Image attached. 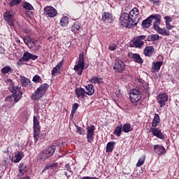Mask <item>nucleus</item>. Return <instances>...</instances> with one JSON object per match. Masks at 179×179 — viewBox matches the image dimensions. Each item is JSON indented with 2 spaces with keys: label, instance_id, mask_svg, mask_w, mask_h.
Masks as SVG:
<instances>
[{
  "label": "nucleus",
  "instance_id": "1",
  "mask_svg": "<svg viewBox=\"0 0 179 179\" xmlns=\"http://www.w3.org/2000/svg\"><path fill=\"white\" fill-rule=\"evenodd\" d=\"M139 10L136 8H134L129 13H123L120 17V23L123 27L131 29L139 23Z\"/></svg>",
  "mask_w": 179,
  "mask_h": 179
},
{
  "label": "nucleus",
  "instance_id": "2",
  "mask_svg": "<svg viewBox=\"0 0 179 179\" xmlns=\"http://www.w3.org/2000/svg\"><path fill=\"white\" fill-rule=\"evenodd\" d=\"M8 90L10 93H13L12 95L8 96L5 99V101H13L14 99V103H17L22 99L23 93L20 91V87L19 86L15 87L13 83H11L8 87Z\"/></svg>",
  "mask_w": 179,
  "mask_h": 179
},
{
  "label": "nucleus",
  "instance_id": "3",
  "mask_svg": "<svg viewBox=\"0 0 179 179\" xmlns=\"http://www.w3.org/2000/svg\"><path fill=\"white\" fill-rule=\"evenodd\" d=\"M162 15L159 14L151 15L147 19L143 20L142 22V27L143 29H149L152 26V22L154 20H157L158 23L162 22Z\"/></svg>",
  "mask_w": 179,
  "mask_h": 179
},
{
  "label": "nucleus",
  "instance_id": "4",
  "mask_svg": "<svg viewBox=\"0 0 179 179\" xmlns=\"http://www.w3.org/2000/svg\"><path fill=\"white\" fill-rule=\"evenodd\" d=\"M57 149V146L51 145L47 150H45L39 153V159L43 162L47 160V159H50L52 155L55 152V150Z\"/></svg>",
  "mask_w": 179,
  "mask_h": 179
},
{
  "label": "nucleus",
  "instance_id": "5",
  "mask_svg": "<svg viewBox=\"0 0 179 179\" xmlns=\"http://www.w3.org/2000/svg\"><path fill=\"white\" fill-rule=\"evenodd\" d=\"M83 69H85V57L83 53L80 54L77 65L74 66V71L77 73V75L80 76L83 73Z\"/></svg>",
  "mask_w": 179,
  "mask_h": 179
},
{
  "label": "nucleus",
  "instance_id": "6",
  "mask_svg": "<svg viewBox=\"0 0 179 179\" xmlns=\"http://www.w3.org/2000/svg\"><path fill=\"white\" fill-rule=\"evenodd\" d=\"M129 99L132 104H136L142 99V92L139 90L132 89L129 92Z\"/></svg>",
  "mask_w": 179,
  "mask_h": 179
},
{
  "label": "nucleus",
  "instance_id": "7",
  "mask_svg": "<svg viewBox=\"0 0 179 179\" xmlns=\"http://www.w3.org/2000/svg\"><path fill=\"white\" fill-rule=\"evenodd\" d=\"M40 135V122L36 116H34V138L35 142L38 141Z\"/></svg>",
  "mask_w": 179,
  "mask_h": 179
},
{
  "label": "nucleus",
  "instance_id": "8",
  "mask_svg": "<svg viewBox=\"0 0 179 179\" xmlns=\"http://www.w3.org/2000/svg\"><path fill=\"white\" fill-rule=\"evenodd\" d=\"M3 19L6 22L8 26L10 27H15V19L13 18V13L10 11H6L3 14Z\"/></svg>",
  "mask_w": 179,
  "mask_h": 179
},
{
  "label": "nucleus",
  "instance_id": "9",
  "mask_svg": "<svg viewBox=\"0 0 179 179\" xmlns=\"http://www.w3.org/2000/svg\"><path fill=\"white\" fill-rule=\"evenodd\" d=\"M125 69V63L122 60H115L113 64V71L117 73H122Z\"/></svg>",
  "mask_w": 179,
  "mask_h": 179
},
{
  "label": "nucleus",
  "instance_id": "10",
  "mask_svg": "<svg viewBox=\"0 0 179 179\" xmlns=\"http://www.w3.org/2000/svg\"><path fill=\"white\" fill-rule=\"evenodd\" d=\"M157 100L160 107H164L166 103L169 101V96L166 93H161L157 96Z\"/></svg>",
  "mask_w": 179,
  "mask_h": 179
},
{
  "label": "nucleus",
  "instance_id": "11",
  "mask_svg": "<svg viewBox=\"0 0 179 179\" xmlns=\"http://www.w3.org/2000/svg\"><path fill=\"white\" fill-rule=\"evenodd\" d=\"M57 11L51 6H48L44 8V14L49 17H55L57 15Z\"/></svg>",
  "mask_w": 179,
  "mask_h": 179
},
{
  "label": "nucleus",
  "instance_id": "12",
  "mask_svg": "<svg viewBox=\"0 0 179 179\" xmlns=\"http://www.w3.org/2000/svg\"><path fill=\"white\" fill-rule=\"evenodd\" d=\"M87 142L92 143L93 142V136H94V131L96 130V127L94 125H90L87 127Z\"/></svg>",
  "mask_w": 179,
  "mask_h": 179
},
{
  "label": "nucleus",
  "instance_id": "13",
  "mask_svg": "<svg viewBox=\"0 0 179 179\" xmlns=\"http://www.w3.org/2000/svg\"><path fill=\"white\" fill-rule=\"evenodd\" d=\"M127 56L129 58H131V59H133V61L137 64H143V60H142V57H141L139 54L129 52Z\"/></svg>",
  "mask_w": 179,
  "mask_h": 179
},
{
  "label": "nucleus",
  "instance_id": "14",
  "mask_svg": "<svg viewBox=\"0 0 179 179\" xmlns=\"http://www.w3.org/2000/svg\"><path fill=\"white\" fill-rule=\"evenodd\" d=\"M38 58V56H36L29 52H26L23 54L22 59L25 61V62H27V61H30V59H32L33 61H36Z\"/></svg>",
  "mask_w": 179,
  "mask_h": 179
},
{
  "label": "nucleus",
  "instance_id": "15",
  "mask_svg": "<svg viewBox=\"0 0 179 179\" xmlns=\"http://www.w3.org/2000/svg\"><path fill=\"white\" fill-rule=\"evenodd\" d=\"M44 96V94H43L38 88L34 91V92L31 95V100H34V101H37L40 100Z\"/></svg>",
  "mask_w": 179,
  "mask_h": 179
},
{
  "label": "nucleus",
  "instance_id": "16",
  "mask_svg": "<svg viewBox=\"0 0 179 179\" xmlns=\"http://www.w3.org/2000/svg\"><path fill=\"white\" fill-rule=\"evenodd\" d=\"M152 134L154 136L159 138V139H164V135L162 133V130L159 128H151Z\"/></svg>",
  "mask_w": 179,
  "mask_h": 179
},
{
  "label": "nucleus",
  "instance_id": "17",
  "mask_svg": "<svg viewBox=\"0 0 179 179\" xmlns=\"http://www.w3.org/2000/svg\"><path fill=\"white\" fill-rule=\"evenodd\" d=\"M154 152L157 153V155H164L166 153V148L163 145H154Z\"/></svg>",
  "mask_w": 179,
  "mask_h": 179
},
{
  "label": "nucleus",
  "instance_id": "18",
  "mask_svg": "<svg viewBox=\"0 0 179 179\" xmlns=\"http://www.w3.org/2000/svg\"><path fill=\"white\" fill-rule=\"evenodd\" d=\"M64 65V62L61 61L52 70V76H56L58 73H61V68Z\"/></svg>",
  "mask_w": 179,
  "mask_h": 179
},
{
  "label": "nucleus",
  "instance_id": "19",
  "mask_svg": "<svg viewBox=\"0 0 179 179\" xmlns=\"http://www.w3.org/2000/svg\"><path fill=\"white\" fill-rule=\"evenodd\" d=\"M75 93L78 99H83L86 95V91H85V89L82 87L76 88Z\"/></svg>",
  "mask_w": 179,
  "mask_h": 179
},
{
  "label": "nucleus",
  "instance_id": "20",
  "mask_svg": "<svg viewBox=\"0 0 179 179\" xmlns=\"http://www.w3.org/2000/svg\"><path fill=\"white\" fill-rule=\"evenodd\" d=\"M18 171L20 173L19 176L22 177L29 171V167L24 166V164H20L18 166Z\"/></svg>",
  "mask_w": 179,
  "mask_h": 179
},
{
  "label": "nucleus",
  "instance_id": "21",
  "mask_svg": "<svg viewBox=\"0 0 179 179\" xmlns=\"http://www.w3.org/2000/svg\"><path fill=\"white\" fill-rule=\"evenodd\" d=\"M155 48H153V46H147L144 49L143 54L145 55V57H152Z\"/></svg>",
  "mask_w": 179,
  "mask_h": 179
},
{
  "label": "nucleus",
  "instance_id": "22",
  "mask_svg": "<svg viewBox=\"0 0 179 179\" xmlns=\"http://www.w3.org/2000/svg\"><path fill=\"white\" fill-rule=\"evenodd\" d=\"M143 44H144L143 41H140L137 38H134L133 40V44H131L130 47H136V48H141Z\"/></svg>",
  "mask_w": 179,
  "mask_h": 179
},
{
  "label": "nucleus",
  "instance_id": "23",
  "mask_svg": "<svg viewBox=\"0 0 179 179\" xmlns=\"http://www.w3.org/2000/svg\"><path fill=\"white\" fill-rule=\"evenodd\" d=\"M20 82L24 87H26L27 86H30L31 82H30V80L29 78H27L24 76H20Z\"/></svg>",
  "mask_w": 179,
  "mask_h": 179
},
{
  "label": "nucleus",
  "instance_id": "24",
  "mask_svg": "<svg viewBox=\"0 0 179 179\" xmlns=\"http://www.w3.org/2000/svg\"><path fill=\"white\" fill-rule=\"evenodd\" d=\"M160 124V116H159V114L155 113L154 116V119L152 122V127L153 128H156V127H159Z\"/></svg>",
  "mask_w": 179,
  "mask_h": 179
},
{
  "label": "nucleus",
  "instance_id": "25",
  "mask_svg": "<svg viewBox=\"0 0 179 179\" xmlns=\"http://www.w3.org/2000/svg\"><path fill=\"white\" fill-rule=\"evenodd\" d=\"M85 89L87 92H85L86 94L88 96H93L94 94V86L92 84H88L86 87Z\"/></svg>",
  "mask_w": 179,
  "mask_h": 179
},
{
  "label": "nucleus",
  "instance_id": "26",
  "mask_svg": "<svg viewBox=\"0 0 179 179\" xmlns=\"http://www.w3.org/2000/svg\"><path fill=\"white\" fill-rule=\"evenodd\" d=\"M102 20L103 22H108V23H111L113 19H111V14L110 13H103L102 14Z\"/></svg>",
  "mask_w": 179,
  "mask_h": 179
},
{
  "label": "nucleus",
  "instance_id": "27",
  "mask_svg": "<svg viewBox=\"0 0 179 179\" xmlns=\"http://www.w3.org/2000/svg\"><path fill=\"white\" fill-rule=\"evenodd\" d=\"M162 65H163V62H154L152 63L154 72H159L160 71V68H162Z\"/></svg>",
  "mask_w": 179,
  "mask_h": 179
},
{
  "label": "nucleus",
  "instance_id": "28",
  "mask_svg": "<svg viewBox=\"0 0 179 179\" xmlns=\"http://www.w3.org/2000/svg\"><path fill=\"white\" fill-rule=\"evenodd\" d=\"M115 146V142L110 141L106 145V153H111V152L114 150Z\"/></svg>",
  "mask_w": 179,
  "mask_h": 179
},
{
  "label": "nucleus",
  "instance_id": "29",
  "mask_svg": "<svg viewBox=\"0 0 179 179\" xmlns=\"http://www.w3.org/2000/svg\"><path fill=\"white\" fill-rule=\"evenodd\" d=\"M50 87V85L47 83H43L41 85L40 87H38L37 89L39 90L43 94H45V92L48 90V88Z\"/></svg>",
  "mask_w": 179,
  "mask_h": 179
},
{
  "label": "nucleus",
  "instance_id": "30",
  "mask_svg": "<svg viewBox=\"0 0 179 179\" xmlns=\"http://www.w3.org/2000/svg\"><path fill=\"white\" fill-rule=\"evenodd\" d=\"M122 129L123 132L128 134V132H131V131H132V127H131V124L125 123L123 127H122Z\"/></svg>",
  "mask_w": 179,
  "mask_h": 179
},
{
  "label": "nucleus",
  "instance_id": "31",
  "mask_svg": "<svg viewBox=\"0 0 179 179\" xmlns=\"http://www.w3.org/2000/svg\"><path fill=\"white\" fill-rule=\"evenodd\" d=\"M69 23V18H68V17L65 16L61 18L60 24L62 27H66Z\"/></svg>",
  "mask_w": 179,
  "mask_h": 179
},
{
  "label": "nucleus",
  "instance_id": "32",
  "mask_svg": "<svg viewBox=\"0 0 179 179\" xmlns=\"http://www.w3.org/2000/svg\"><path fill=\"white\" fill-rule=\"evenodd\" d=\"M159 39L160 36L158 34H152L147 37L148 41H158Z\"/></svg>",
  "mask_w": 179,
  "mask_h": 179
},
{
  "label": "nucleus",
  "instance_id": "33",
  "mask_svg": "<svg viewBox=\"0 0 179 179\" xmlns=\"http://www.w3.org/2000/svg\"><path fill=\"white\" fill-rule=\"evenodd\" d=\"M79 29H80V22H76L71 27V31H73L74 33H78V31H79Z\"/></svg>",
  "mask_w": 179,
  "mask_h": 179
},
{
  "label": "nucleus",
  "instance_id": "34",
  "mask_svg": "<svg viewBox=\"0 0 179 179\" xmlns=\"http://www.w3.org/2000/svg\"><path fill=\"white\" fill-rule=\"evenodd\" d=\"M90 83H93L94 85L99 84V83H103V78L94 76L90 80Z\"/></svg>",
  "mask_w": 179,
  "mask_h": 179
},
{
  "label": "nucleus",
  "instance_id": "35",
  "mask_svg": "<svg viewBox=\"0 0 179 179\" xmlns=\"http://www.w3.org/2000/svg\"><path fill=\"white\" fill-rule=\"evenodd\" d=\"M122 132V126H117L113 131V134L116 136H121Z\"/></svg>",
  "mask_w": 179,
  "mask_h": 179
},
{
  "label": "nucleus",
  "instance_id": "36",
  "mask_svg": "<svg viewBox=\"0 0 179 179\" xmlns=\"http://www.w3.org/2000/svg\"><path fill=\"white\" fill-rule=\"evenodd\" d=\"M23 156V152H18L17 154H15V159L13 160L14 163H19L20 160H22Z\"/></svg>",
  "mask_w": 179,
  "mask_h": 179
},
{
  "label": "nucleus",
  "instance_id": "37",
  "mask_svg": "<svg viewBox=\"0 0 179 179\" xmlns=\"http://www.w3.org/2000/svg\"><path fill=\"white\" fill-rule=\"evenodd\" d=\"M58 167V164L57 162H55L51 164H47L46 166L45 167V170H55Z\"/></svg>",
  "mask_w": 179,
  "mask_h": 179
},
{
  "label": "nucleus",
  "instance_id": "38",
  "mask_svg": "<svg viewBox=\"0 0 179 179\" xmlns=\"http://www.w3.org/2000/svg\"><path fill=\"white\" fill-rule=\"evenodd\" d=\"M157 31L162 36H170V31H167L166 29L159 28Z\"/></svg>",
  "mask_w": 179,
  "mask_h": 179
},
{
  "label": "nucleus",
  "instance_id": "39",
  "mask_svg": "<svg viewBox=\"0 0 179 179\" xmlns=\"http://www.w3.org/2000/svg\"><path fill=\"white\" fill-rule=\"evenodd\" d=\"M12 71V68L9 66H6L3 68L1 69V73H3V75H6V73H9Z\"/></svg>",
  "mask_w": 179,
  "mask_h": 179
},
{
  "label": "nucleus",
  "instance_id": "40",
  "mask_svg": "<svg viewBox=\"0 0 179 179\" xmlns=\"http://www.w3.org/2000/svg\"><path fill=\"white\" fill-rule=\"evenodd\" d=\"M145 159H146V157L145 156L139 158L138 162L136 164V167H141V166H143V163H145Z\"/></svg>",
  "mask_w": 179,
  "mask_h": 179
},
{
  "label": "nucleus",
  "instance_id": "41",
  "mask_svg": "<svg viewBox=\"0 0 179 179\" xmlns=\"http://www.w3.org/2000/svg\"><path fill=\"white\" fill-rule=\"evenodd\" d=\"M23 8L24 9H27V10H33V9H34L33 6H31V4L27 2L24 3Z\"/></svg>",
  "mask_w": 179,
  "mask_h": 179
},
{
  "label": "nucleus",
  "instance_id": "42",
  "mask_svg": "<svg viewBox=\"0 0 179 179\" xmlns=\"http://www.w3.org/2000/svg\"><path fill=\"white\" fill-rule=\"evenodd\" d=\"M23 41H24V43H25V44L28 47L29 44H30L31 43V38H30V36H25L23 38Z\"/></svg>",
  "mask_w": 179,
  "mask_h": 179
},
{
  "label": "nucleus",
  "instance_id": "43",
  "mask_svg": "<svg viewBox=\"0 0 179 179\" xmlns=\"http://www.w3.org/2000/svg\"><path fill=\"white\" fill-rule=\"evenodd\" d=\"M29 48L30 50L34 48V47H37V41H31L29 44H28Z\"/></svg>",
  "mask_w": 179,
  "mask_h": 179
},
{
  "label": "nucleus",
  "instance_id": "44",
  "mask_svg": "<svg viewBox=\"0 0 179 179\" xmlns=\"http://www.w3.org/2000/svg\"><path fill=\"white\" fill-rule=\"evenodd\" d=\"M33 82H34V83H40V82H41L42 79L41 77H40L38 75H36L33 79H32Z\"/></svg>",
  "mask_w": 179,
  "mask_h": 179
},
{
  "label": "nucleus",
  "instance_id": "45",
  "mask_svg": "<svg viewBox=\"0 0 179 179\" xmlns=\"http://www.w3.org/2000/svg\"><path fill=\"white\" fill-rule=\"evenodd\" d=\"M22 2V0H13L10 2V6H16Z\"/></svg>",
  "mask_w": 179,
  "mask_h": 179
},
{
  "label": "nucleus",
  "instance_id": "46",
  "mask_svg": "<svg viewBox=\"0 0 179 179\" xmlns=\"http://www.w3.org/2000/svg\"><path fill=\"white\" fill-rule=\"evenodd\" d=\"M76 128L77 129V132L80 134V135H85V130L82 129V127L76 124Z\"/></svg>",
  "mask_w": 179,
  "mask_h": 179
},
{
  "label": "nucleus",
  "instance_id": "47",
  "mask_svg": "<svg viewBox=\"0 0 179 179\" xmlns=\"http://www.w3.org/2000/svg\"><path fill=\"white\" fill-rule=\"evenodd\" d=\"M155 20V22H154V24H153L154 29L155 30H156V31H157L160 29V27L159 26V24H160V22H157V20Z\"/></svg>",
  "mask_w": 179,
  "mask_h": 179
},
{
  "label": "nucleus",
  "instance_id": "48",
  "mask_svg": "<svg viewBox=\"0 0 179 179\" xmlns=\"http://www.w3.org/2000/svg\"><path fill=\"white\" fill-rule=\"evenodd\" d=\"M79 107V104L78 103H74L72 106V109L71 111H73V114H75V113H76V110H78Z\"/></svg>",
  "mask_w": 179,
  "mask_h": 179
},
{
  "label": "nucleus",
  "instance_id": "49",
  "mask_svg": "<svg viewBox=\"0 0 179 179\" xmlns=\"http://www.w3.org/2000/svg\"><path fill=\"white\" fill-rule=\"evenodd\" d=\"M115 48H117V45L114 43L110 44L108 47L110 51H115Z\"/></svg>",
  "mask_w": 179,
  "mask_h": 179
},
{
  "label": "nucleus",
  "instance_id": "50",
  "mask_svg": "<svg viewBox=\"0 0 179 179\" xmlns=\"http://www.w3.org/2000/svg\"><path fill=\"white\" fill-rule=\"evenodd\" d=\"M164 20H166L165 21V23L166 24H168V23H170V22H171V17H169V16H165L164 17Z\"/></svg>",
  "mask_w": 179,
  "mask_h": 179
},
{
  "label": "nucleus",
  "instance_id": "51",
  "mask_svg": "<svg viewBox=\"0 0 179 179\" xmlns=\"http://www.w3.org/2000/svg\"><path fill=\"white\" fill-rule=\"evenodd\" d=\"M24 59H23V57H22V59H20L17 62V65L18 66H22V65H23V64H24Z\"/></svg>",
  "mask_w": 179,
  "mask_h": 179
},
{
  "label": "nucleus",
  "instance_id": "52",
  "mask_svg": "<svg viewBox=\"0 0 179 179\" xmlns=\"http://www.w3.org/2000/svg\"><path fill=\"white\" fill-rule=\"evenodd\" d=\"M174 27V26L170 24V23L166 24V28L167 29V30H171V29H173Z\"/></svg>",
  "mask_w": 179,
  "mask_h": 179
},
{
  "label": "nucleus",
  "instance_id": "53",
  "mask_svg": "<svg viewBox=\"0 0 179 179\" xmlns=\"http://www.w3.org/2000/svg\"><path fill=\"white\" fill-rule=\"evenodd\" d=\"M136 38H138L140 40V41H142V40H145V38H146V36L141 35V36H138Z\"/></svg>",
  "mask_w": 179,
  "mask_h": 179
},
{
  "label": "nucleus",
  "instance_id": "54",
  "mask_svg": "<svg viewBox=\"0 0 179 179\" xmlns=\"http://www.w3.org/2000/svg\"><path fill=\"white\" fill-rule=\"evenodd\" d=\"M65 167H66L67 171H69V173H72V169H71V166H69V164H66L65 165Z\"/></svg>",
  "mask_w": 179,
  "mask_h": 179
},
{
  "label": "nucleus",
  "instance_id": "55",
  "mask_svg": "<svg viewBox=\"0 0 179 179\" xmlns=\"http://www.w3.org/2000/svg\"><path fill=\"white\" fill-rule=\"evenodd\" d=\"M81 179H99V178L96 177H90V176H84Z\"/></svg>",
  "mask_w": 179,
  "mask_h": 179
},
{
  "label": "nucleus",
  "instance_id": "56",
  "mask_svg": "<svg viewBox=\"0 0 179 179\" xmlns=\"http://www.w3.org/2000/svg\"><path fill=\"white\" fill-rule=\"evenodd\" d=\"M3 162H4L5 166H8V164H9V161H8V158H4Z\"/></svg>",
  "mask_w": 179,
  "mask_h": 179
},
{
  "label": "nucleus",
  "instance_id": "57",
  "mask_svg": "<svg viewBox=\"0 0 179 179\" xmlns=\"http://www.w3.org/2000/svg\"><path fill=\"white\" fill-rule=\"evenodd\" d=\"M0 54H5V49L0 46Z\"/></svg>",
  "mask_w": 179,
  "mask_h": 179
},
{
  "label": "nucleus",
  "instance_id": "58",
  "mask_svg": "<svg viewBox=\"0 0 179 179\" xmlns=\"http://www.w3.org/2000/svg\"><path fill=\"white\" fill-rule=\"evenodd\" d=\"M151 3L157 4L159 3V0H150Z\"/></svg>",
  "mask_w": 179,
  "mask_h": 179
},
{
  "label": "nucleus",
  "instance_id": "59",
  "mask_svg": "<svg viewBox=\"0 0 179 179\" xmlns=\"http://www.w3.org/2000/svg\"><path fill=\"white\" fill-rule=\"evenodd\" d=\"M144 89L147 91L149 92L148 89H149V85L148 84H145L144 86Z\"/></svg>",
  "mask_w": 179,
  "mask_h": 179
},
{
  "label": "nucleus",
  "instance_id": "60",
  "mask_svg": "<svg viewBox=\"0 0 179 179\" xmlns=\"http://www.w3.org/2000/svg\"><path fill=\"white\" fill-rule=\"evenodd\" d=\"M20 179H30V177L26 176V177H24V178H20Z\"/></svg>",
  "mask_w": 179,
  "mask_h": 179
},
{
  "label": "nucleus",
  "instance_id": "61",
  "mask_svg": "<svg viewBox=\"0 0 179 179\" xmlns=\"http://www.w3.org/2000/svg\"><path fill=\"white\" fill-rule=\"evenodd\" d=\"M64 174H65V176H66V177H71V176L68 175V173H66V172H64Z\"/></svg>",
  "mask_w": 179,
  "mask_h": 179
},
{
  "label": "nucleus",
  "instance_id": "62",
  "mask_svg": "<svg viewBox=\"0 0 179 179\" xmlns=\"http://www.w3.org/2000/svg\"><path fill=\"white\" fill-rule=\"evenodd\" d=\"M75 115V113H73V110H71V117H73Z\"/></svg>",
  "mask_w": 179,
  "mask_h": 179
},
{
  "label": "nucleus",
  "instance_id": "63",
  "mask_svg": "<svg viewBox=\"0 0 179 179\" xmlns=\"http://www.w3.org/2000/svg\"><path fill=\"white\" fill-rule=\"evenodd\" d=\"M9 157H10V159H12L11 157H10V155L9 156Z\"/></svg>",
  "mask_w": 179,
  "mask_h": 179
}]
</instances>
